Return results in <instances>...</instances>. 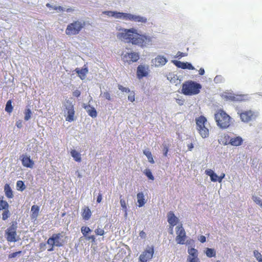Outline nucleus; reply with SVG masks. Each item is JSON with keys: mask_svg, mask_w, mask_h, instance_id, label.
Returning <instances> with one entry per match:
<instances>
[{"mask_svg": "<svg viewBox=\"0 0 262 262\" xmlns=\"http://www.w3.org/2000/svg\"><path fill=\"white\" fill-rule=\"evenodd\" d=\"M217 125L221 129L228 128L231 122V118L223 110H219L214 115Z\"/></svg>", "mask_w": 262, "mask_h": 262, "instance_id": "1", "label": "nucleus"}, {"mask_svg": "<svg viewBox=\"0 0 262 262\" xmlns=\"http://www.w3.org/2000/svg\"><path fill=\"white\" fill-rule=\"evenodd\" d=\"M202 85L200 83L192 80H188L183 83L182 93L187 96L195 95L200 93Z\"/></svg>", "mask_w": 262, "mask_h": 262, "instance_id": "2", "label": "nucleus"}, {"mask_svg": "<svg viewBox=\"0 0 262 262\" xmlns=\"http://www.w3.org/2000/svg\"><path fill=\"white\" fill-rule=\"evenodd\" d=\"M196 129L200 135L204 139L207 138L209 135V124L206 118L201 116L195 118Z\"/></svg>", "mask_w": 262, "mask_h": 262, "instance_id": "3", "label": "nucleus"}, {"mask_svg": "<svg viewBox=\"0 0 262 262\" xmlns=\"http://www.w3.org/2000/svg\"><path fill=\"white\" fill-rule=\"evenodd\" d=\"M151 41V37L139 34L136 30L132 28V44L144 47Z\"/></svg>", "mask_w": 262, "mask_h": 262, "instance_id": "4", "label": "nucleus"}, {"mask_svg": "<svg viewBox=\"0 0 262 262\" xmlns=\"http://www.w3.org/2000/svg\"><path fill=\"white\" fill-rule=\"evenodd\" d=\"M85 25V24L84 21H74L67 26L66 29V34L69 36L77 35L84 27Z\"/></svg>", "mask_w": 262, "mask_h": 262, "instance_id": "5", "label": "nucleus"}, {"mask_svg": "<svg viewBox=\"0 0 262 262\" xmlns=\"http://www.w3.org/2000/svg\"><path fill=\"white\" fill-rule=\"evenodd\" d=\"M63 236V232L53 234L52 236L48 239L47 242L50 247L48 251H53L54 246L58 247H62L66 242L64 240L62 239Z\"/></svg>", "mask_w": 262, "mask_h": 262, "instance_id": "6", "label": "nucleus"}, {"mask_svg": "<svg viewBox=\"0 0 262 262\" xmlns=\"http://www.w3.org/2000/svg\"><path fill=\"white\" fill-rule=\"evenodd\" d=\"M237 114L239 115L242 121L245 123H248L255 119L257 117L256 113L252 110L239 111Z\"/></svg>", "mask_w": 262, "mask_h": 262, "instance_id": "7", "label": "nucleus"}, {"mask_svg": "<svg viewBox=\"0 0 262 262\" xmlns=\"http://www.w3.org/2000/svg\"><path fill=\"white\" fill-rule=\"evenodd\" d=\"M9 205L8 203L4 200V196H0V211L4 210L2 213V219L4 221L7 220L10 216L11 213L9 210Z\"/></svg>", "mask_w": 262, "mask_h": 262, "instance_id": "8", "label": "nucleus"}, {"mask_svg": "<svg viewBox=\"0 0 262 262\" xmlns=\"http://www.w3.org/2000/svg\"><path fill=\"white\" fill-rule=\"evenodd\" d=\"M176 241L179 244L183 245L186 238V232L182 225L178 226L176 228Z\"/></svg>", "mask_w": 262, "mask_h": 262, "instance_id": "9", "label": "nucleus"}, {"mask_svg": "<svg viewBox=\"0 0 262 262\" xmlns=\"http://www.w3.org/2000/svg\"><path fill=\"white\" fill-rule=\"evenodd\" d=\"M121 31L117 35V38L125 42H131V29H120Z\"/></svg>", "mask_w": 262, "mask_h": 262, "instance_id": "10", "label": "nucleus"}, {"mask_svg": "<svg viewBox=\"0 0 262 262\" xmlns=\"http://www.w3.org/2000/svg\"><path fill=\"white\" fill-rule=\"evenodd\" d=\"M154 253V248L149 247L148 249L144 250L139 256V262H146L151 259Z\"/></svg>", "mask_w": 262, "mask_h": 262, "instance_id": "11", "label": "nucleus"}, {"mask_svg": "<svg viewBox=\"0 0 262 262\" xmlns=\"http://www.w3.org/2000/svg\"><path fill=\"white\" fill-rule=\"evenodd\" d=\"M6 238L8 242H15L17 239L16 236V227L13 225L7 229L6 232Z\"/></svg>", "mask_w": 262, "mask_h": 262, "instance_id": "12", "label": "nucleus"}, {"mask_svg": "<svg viewBox=\"0 0 262 262\" xmlns=\"http://www.w3.org/2000/svg\"><path fill=\"white\" fill-rule=\"evenodd\" d=\"M205 173L210 176V179L212 182L218 181L221 183L223 179L225 177V174L224 173H222L220 176H217V175L211 169L206 170Z\"/></svg>", "mask_w": 262, "mask_h": 262, "instance_id": "13", "label": "nucleus"}, {"mask_svg": "<svg viewBox=\"0 0 262 262\" xmlns=\"http://www.w3.org/2000/svg\"><path fill=\"white\" fill-rule=\"evenodd\" d=\"M223 96L226 100L232 101H242L245 100V96L243 95H234L231 93H226Z\"/></svg>", "mask_w": 262, "mask_h": 262, "instance_id": "14", "label": "nucleus"}, {"mask_svg": "<svg viewBox=\"0 0 262 262\" xmlns=\"http://www.w3.org/2000/svg\"><path fill=\"white\" fill-rule=\"evenodd\" d=\"M67 110V114L66 117V120L68 122H72L74 120L75 111L73 105L70 103L69 104L66 106Z\"/></svg>", "mask_w": 262, "mask_h": 262, "instance_id": "15", "label": "nucleus"}, {"mask_svg": "<svg viewBox=\"0 0 262 262\" xmlns=\"http://www.w3.org/2000/svg\"><path fill=\"white\" fill-rule=\"evenodd\" d=\"M148 74V68L143 65H139L137 69V76L139 79L146 77Z\"/></svg>", "mask_w": 262, "mask_h": 262, "instance_id": "16", "label": "nucleus"}, {"mask_svg": "<svg viewBox=\"0 0 262 262\" xmlns=\"http://www.w3.org/2000/svg\"><path fill=\"white\" fill-rule=\"evenodd\" d=\"M21 158V163L24 167L27 168H32L33 167L34 163L33 161L31 159L30 156L23 155Z\"/></svg>", "mask_w": 262, "mask_h": 262, "instance_id": "17", "label": "nucleus"}, {"mask_svg": "<svg viewBox=\"0 0 262 262\" xmlns=\"http://www.w3.org/2000/svg\"><path fill=\"white\" fill-rule=\"evenodd\" d=\"M167 62L166 58L163 56L159 55L152 60V63L156 67L164 66Z\"/></svg>", "mask_w": 262, "mask_h": 262, "instance_id": "18", "label": "nucleus"}, {"mask_svg": "<svg viewBox=\"0 0 262 262\" xmlns=\"http://www.w3.org/2000/svg\"><path fill=\"white\" fill-rule=\"evenodd\" d=\"M173 63L177 67L181 68L182 69H194V68L192 66V64L188 62H183L180 61L174 60L173 61Z\"/></svg>", "mask_w": 262, "mask_h": 262, "instance_id": "19", "label": "nucleus"}, {"mask_svg": "<svg viewBox=\"0 0 262 262\" xmlns=\"http://www.w3.org/2000/svg\"><path fill=\"white\" fill-rule=\"evenodd\" d=\"M167 79L170 81V83L178 85L181 83V79L177 75L173 73H170L167 75Z\"/></svg>", "mask_w": 262, "mask_h": 262, "instance_id": "20", "label": "nucleus"}, {"mask_svg": "<svg viewBox=\"0 0 262 262\" xmlns=\"http://www.w3.org/2000/svg\"><path fill=\"white\" fill-rule=\"evenodd\" d=\"M137 206L139 207L144 206L147 202V199L145 198V196L142 192H140L137 193Z\"/></svg>", "mask_w": 262, "mask_h": 262, "instance_id": "21", "label": "nucleus"}, {"mask_svg": "<svg viewBox=\"0 0 262 262\" xmlns=\"http://www.w3.org/2000/svg\"><path fill=\"white\" fill-rule=\"evenodd\" d=\"M168 222L171 226H174L178 223V219L175 216L174 214L172 211H170L168 213Z\"/></svg>", "mask_w": 262, "mask_h": 262, "instance_id": "22", "label": "nucleus"}, {"mask_svg": "<svg viewBox=\"0 0 262 262\" xmlns=\"http://www.w3.org/2000/svg\"><path fill=\"white\" fill-rule=\"evenodd\" d=\"M243 143V139L240 136L231 137L230 145L233 146H238Z\"/></svg>", "mask_w": 262, "mask_h": 262, "instance_id": "23", "label": "nucleus"}, {"mask_svg": "<svg viewBox=\"0 0 262 262\" xmlns=\"http://www.w3.org/2000/svg\"><path fill=\"white\" fill-rule=\"evenodd\" d=\"M75 72L78 74V76L81 80H84L85 77L87 73H88V69L87 67L84 68H82L81 69L77 68L75 69Z\"/></svg>", "mask_w": 262, "mask_h": 262, "instance_id": "24", "label": "nucleus"}, {"mask_svg": "<svg viewBox=\"0 0 262 262\" xmlns=\"http://www.w3.org/2000/svg\"><path fill=\"white\" fill-rule=\"evenodd\" d=\"M81 215L83 219L85 221H88L90 219L92 215V212L89 207L84 206L83 207Z\"/></svg>", "mask_w": 262, "mask_h": 262, "instance_id": "25", "label": "nucleus"}, {"mask_svg": "<svg viewBox=\"0 0 262 262\" xmlns=\"http://www.w3.org/2000/svg\"><path fill=\"white\" fill-rule=\"evenodd\" d=\"M83 107L86 110L89 115L91 117L96 118L97 117V112L94 107L89 105H84Z\"/></svg>", "mask_w": 262, "mask_h": 262, "instance_id": "26", "label": "nucleus"}, {"mask_svg": "<svg viewBox=\"0 0 262 262\" xmlns=\"http://www.w3.org/2000/svg\"><path fill=\"white\" fill-rule=\"evenodd\" d=\"M4 192L6 196L8 199H12L14 196L13 191L8 184H6L4 186Z\"/></svg>", "mask_w": 262, "mask_h": 262, "instance_id": "27", "label": "nucleus"}, {"mask_svg": "<svg viewBox=\"0 0 262 262\" xmlns=\"http://www.w3.org/2000/svg\"><path fill=\"white\" fill-rule=\"evenodd\" d=\"M114 17L116 18L123 19L125 20L130 19L131 14L123 12H115V15Z\"/></svg>", "mask_w": 262, "mask_h": 262, "instance_id": "28", "label": "nucleus"}, {"mask_svg": "<svg viewBox=\"0 0 262 262\" xmlns=\"http://www.w3.org/2000/svg\"><path fill=\"white\" fill-rule=\"evenodd\" d=\"M230 136L228 134H225L221 137L219 142L224 145H230Z\"/></svg>", "mask_w": 262, "mask_h": 262, "instance_id": "29", "label": "nucleus"}, {"mask_svg": "<svg viewBox=\"0 0 262 262\" xmlns=\"http://www.w3.org/2000/svg\"><path fill=\"white\" fill-rule=\"evenodd\" d=\"M39 207L37 205H33L31 207V217L32 219L36 220L38 215Z\"/></svg>", "mask_w": 262, "mask_h": 262, "instance_id": "30", "label": "nucleus"}, {"mask_svg": "<svg viewBox=\"0 0 262 262\" xmlns=\"http://www.w3.org/2000/svg\"><path fill=\"white\" fill-rule=\"evenodd\" d=\"M121 58L124 62H127L129 64L131 61V52L123 51L121 54Z\"/></svg>", "mask_w": 262, "mask_h": 262, "instance_id": "31", "label": "nucleus"}, {"mask_svg": "<svg viewBox=\"0 0 262 262\" xmlns=\"http://www.w3.org/2000/svg\"><path fill=\"white\" fill-rule=\"evenodd\" d=\"M188 252L189 254L187 260L191 259V258H198V251L196 249L194 248H190L188 249Z\"/></svg>", "mask_w": 262, "mask_h": 262, "instance_id": "32", "label": "nucleus"}, {"mask_svg": "<svg viewBox=\"0 0 262 262\" xmlns=\"http://www.w3.org/2000/svg\"><path fill=\"white\" fill-rule=\"evenodd\" d=\"M132 20L138 23H146L147 22L146 18L140 15H132Z\"/></svg>", "mask_w": 262, "mask_h": 262, "instance_id": "33", "label": "nucleus"}, {"mask_svg": "<svg viewBox=\"0 0 262 262\" xmlns=\"http://www.w3.org/2000/svg\"><path fill=\"white\" fill-rule=\"evenodd\" d=\"M71 154L72 157L74 158L75 161L76 162H80L81 161V155L79 152L75 150H72L71 151Z\"/></svg>", "mask_w": 262, "mask_h": 262, "instance_id": "34", "label": "nucleus"}, {"mask_svg": "<svg viewBox=\"0 0 262 262\" xmlns=\"http://www.w3.org/2000/svg\"><path fill=\"white\" fill-rule=\"evenodd\" d=\"M143 154L147 158L149 162H150L151 164H154L155 163L154 160L152 158L151 152L150 151L147 150H144L143 151Z\"/></svg>", "mask_w": 262, "mask_h": 262, "instance_id": "35", "label": "nucleus"}, {"mask_svg": "<svg viewBox=\"0 0 262 262\" xmlns=\"http://www.w3.org/2000/svg\"><path fill=\"white\" fill-rule=\"evenodd\" d=\"M81 231L83 236L86 238L88 236V234L91 232V230L89 227L82 226L81 228Z\"/></svg>", "mask_w": 262, "mask_h": 262, "instance_id": "36", "label": "nucleus"}, {"mask_svg": "<svg viewBox=\"0 0 262 262\" xmlns=\"http://www.w3.org/2000/svg\"><path fill=\"white\" fill-rule=\"evenodd\" d=\"M206 254L208 257H214L216 255L215 251L213 249L207 248Z\"/></svg>", "mask_w": 262, "mask_h": 262, "instance_id": "37", "label": "nucleus"}, {"mask_svg": "<svg viewBox=\"0 0 262 262\" xmlns=\"http://www.w3.org/2000/svg\"><path fill=\"white\" fill-rule=\"evenodd\" d=\"M16 188L18 190L23 191L25 189L26 186L23 181H18L16 183Z\"/></svg>", "mask_w": 262, "mask_h": 262, "instance_id": "38", "label": "nucleus"}, {"mask_svg": "<svg viewBox=\"0 0 262 262\" xmlns=\"http://www.w3.org/2000/svg\"><path fill=\"white\" fill-rule=\"evenodd\" d=\"M13 107L12 105V101L11 100H9L7 102L5 111L9 113H11L13 111Z\"/></svg>", "mask_w": 262, "mask_h": 262, "instance_id": "39", "label": "nucleus"}, {"mask_svg": "<svg viewBox=\"0 0 262 262\" xmlns=\"http://www.w3.org/2000/svg\"><path fill=\"white\" fill-rule=\"evenodd\" d=\"M24 114H25V117H24L25 120V121L29 120L30 119V118L31 117V114H32L31 110L30 108H26Z\"/></svg>", "mask_w": 262, "mask_h": 262, "instance_id": "40", "label": "nucleus"}, {"mask_svg": "<svg viewBox=\"0 0 262 262\" xmlns=\"http://www.w3.org/2000/svg\"><path fill=\"white\" fill-rule=\"evenodd\" d=\"M253 254L258 262H262V254L257 250L253 251Z\"/></svg>", "mask_w": 262, "mask_h": 262, "instance_id": "41", "label": "nucleus"}, {"mask_svg": "<svg viewBox=\"0 0 262 262\" xmlns=\"http://www.w3.org/2000/svg\"><path fill=\"white\" fill-rule=\"evenodd\" d=\"M144 173L148 178V179L153 181L154 180V177L153 176L151 170L149 169H145Z\"/></svg>", "mask_w": 262, "mask_h": 262, "instance_id": "42", "label": "nucleus"}, {"mask_svg": "<svg viewBox=\"0 0 262 262\" xmlns=\"http://www.w3.org/2000/svg\"><path fill=\"white\" fill-rule=\"evenodd\" d=\"M252 199L256 204L262 207V200L260 198L253 196Z\"/></svg>", "mask_w": 262, "mask_h": 262, "instance_id": "43", "label": "nucleus"}, {"mask_svg": "<svg viewBox=\"0 0 262 262\" xmlns=\"http://www.w3.org/2000/svg\"><path fill=\"white\" fill-rule=\"evenodd\" d=\"M95 233L97 235L100 236L103 235L105 234L104 230L98 227L95 229Z\"/></svg>", "mask_w": 262, "mask_h": 262, "instance_id": "44", "label": "nucleus"}, {"mask_svg": "<svg viewBox=\"0 0 262 262\" xmlns=\"http://www.w3.org/2000/svg\"><path fill=\"white\" fill-rule=\"evenodd\" d=\"M139 59L138 53L132 52V62H136Z\"/></svg>", "mask_w": 262, "mask_h": 262, "instance_id": "45", "label": "nucleus"}, {"mask_svg": "<svg viewBox=\"0 0 262 262\" xmlns=\"http://www.w3.org/2000/svg\"><path fill=\"white\" fill-rule=\"evenodd\" d=\"M120 204H121V205L122 207L124 209V211L125 212V215H127V212H126L127 208H126V204H125V201L121 199L120 200Z\"/></svg>", "mask_w": 262, "mask_h": 262, "instance_id": "46", "label": "nucleus"}, {"mask_svg": "<svg viewBox=\"0 0 262 262\" xmlns=\"http://www.w3.org/2000/svg\"><path fill=\"white\" fill-rule=\"evenodd\" d=\"M21 253V251H19L16 252H13L12 253H11L9 255L8 257L9 258H12L14 257H15L16 256H17L18 254H20Z\"/></svg>", "mask_w": 262, "mask_h": 262, "instance_id": "47", "label": "nucleus"}, {"mask_svg": "<svg viewBox=\"0 0 262 262\" xmlns=\"http://www.w3.org/2000/svg\"><path fill=\"white\" fill-rule=\"evenodd\" d=\"M115 11H106L103 12V13L108 16L114 17L115 15Z\"/></svg>", "mask_w": 262, "mask_h": 262, "instance_id": "48", "label": "nucleus"}, {"mask_svg": "<svg viewBox=\"0 0 262 262\" xmlns=\"http://www.w3.org/2000/svg\"><path fill=\"white\" fill-rule=\"evenodd\" d=\"M163 155L165 157L167 156V153L168 152V147L166 145H163Z\"/></svg>", "mask_w": 262, "mask_h": 262, "instance_id": "49", "label": "nucleus"}, {"mask_svg": "<svg viewBox=\"0 0 262 262\" xmlns=\"http://www.w3.org/2000/svg\"><path fill=\"white\" fill-rule=\"evenodd\" d=\"M103 95L106 99H107L108 100H111L110 94L108 92H104Z\"/></svg>", "mask_w": 262, "mask_h": 262, "instance_id": "50", "label": "nucleus"}, {"mask_svg": "<svg viewBox=\"0 0 262 262\" xmlns=\"http://www.w3.org/2000/svg\"><path fill=\"white\" fill-rule=\"evenodd\" d=\"M52 9L56 11H63L64 10V8L61 6H54Z\"/></svg>", "mask_w": 262, "mask_h": 262, "instance_id": "51", "label": "nucleus"}, {"mask_svg": "<svg viewBox=\"0 0 262 262\" xmlns=\"http://www.w3.org/2000/svg\"><path fill=\"white\" fill-rule=\"evenodd\" d=\"M118 88L120 90H121L122 92H129V90L128 89H127V88H125L124 87H123L122 85H118Z\"/></svg>", "mask_w": 262, "mask_h": 262, "instance_id": "52", "label": "nucleus"}, {"mask_svg": "<svg viewBox=\"0 0 262 262\" xmlns=\"http://www.w3.org/2000/svg\"><path fill=\"white\" fill-rule=\"evenodd\" d=\"M86 239L88 240H91L92 243H95L96 242V238L94 235L88 236L86 237Z\"/></svg>", "mask_w": 262, "mask_h": 262, "instance_id": "53", "label": "nucleus"}, {"mask_svg": "<svg viewBox=\"0 0 262 262\" xmlns=\"http://www.w3.org/2000/svg\"><path fill=\"white\" fill-rule=\"evenodd\" d=\"M73 95L76 97H78L80 95V92L78 90H76L73 92Z\"/></svg>", "mask_w": 262, "mask_h": 262, "instance_id": "54", "label": "nucleus"}, {"mask_svg": "<svg viewBox=\"0 0 262 262\" xmlns=\"http://www.w3.org/2000/svg\"><path fill=\"white\" fill-rule=\"evenodd\" d=\"M16 126L19 128H20L22 127V121L20 120H18L16 122Z\"/></svg>", "mask_w": 262, "mask_h": 262, "instance_id": "55", "label": "nucleus"}, {"mask_svg": "<svg viewBox=\"0 0 262 262\" xmlns=\"http://www.w3.org/2000/svg\"><path fill=\"white\" fill-rule=\"evenodd\" d=\"M102 201V194L99 193L97 196V202L100 203Z\"/></svg>", "mask_w": 262, "mask_h": 262, "instance_id": "56", "label": "nucleus"}, {"mask_svg": "<svg viewBox=\"0 0 262 262\" xmlns=\"http://www.w3.org/2000/svg\"><path fill=\"white\" fill-rule=\"evenodd\" d=\"M199 241L202 243H204L206 242V237L204 235H201L200 237Z\"/></svg>", "mask_w": 262, "mask_h": 262, "instance_id": "57", "label": "nucleus"}, {"mask_svg": "<svg viewBox=\"0 0 262 262\" xmlns=\"http://www.w3.org/2000/svg\"><path fill=\"white\" fill-rule=\"evenodd\" d=\"M188 262H200L199 258H191V259L187 260Z\"/></svg>", "mask_w": 262, "mask_h": 262, "instance_id": "58", "label": "nucleus"}, {"mask_svg": "<svg viewBox=\"0 0 262 262\" xmlns=\"http://www.w3.org/2000/svg\"><path fill=\"white\" fill-rule=\"evenodd\" d=\"M188 149L189 151H191L192 148H193V143H191L190 144H188L187 145Z\"/></svg>", "mask_w": 262, "mask_h": 262, "instance_id": "59", "label": "nucleus"}, {"mask_svg": "<svg viewBox=\"0 0 262 262\" xmlns=\"http://www.w3.org/2000/svg\"><path fill=\"white\" fill-rule=\"evenodd\" d=\"M140 236L141 238H145L146 236V233L143 231H142L140 232Z\"/></svg>", "mask_w": 262, "mask_h": 262, "instance_id": "60", "label": "nucleus"}, {"mask_svg": "<svg viewBox=\"0 0 262 262\" xmlns=\"http://www.w3.org/2000/svg\"><path fill=\"white\" fill-rule=\"evenodd\" d=\"M46 247V244L45 243H40L39 245V247L40 249L45 250Z\"/></svg>", "mask_w": 262, "mask_h": 262, "instance_id": "61", "label": "nucleus"}, {"mask_svg": "<svg viewBox=\"0 0 262 262\" xmlns=\"http://www.w3.org/2000/svg\"><path fill=\"white\" fill-rule=\"evenodd\" d=\"M199 74L201 75H203L205 73V71H204V69H203V68H201L199 70Z\"/></svg>", "mask_w": 262, "mask_h": 262, "instance_id": "62", "label": "nucleus"}, {"mask_svg": "<svg viewBox=\"0 0 262 262\" xmlns=\"http://www.w3.org/2000/svg\"><path fill=\"white\" fill-rule=\"evenodd\" d=\"M66 12H72L73 11H74V9L70 8H68L66 10Z\"/></svg>", "mask_w": 262, "mask_h": 262, "instance_id": "63", "label": "nucleus"}, {"mask_svg": "<svg viewBox=\"0 0 262 262\" xmlns=\"http://www.w3.org/2000/svg\"><path fill=\"white\" fill-rule=\"evenodd\" d=\"M183 56V53H181L180 52H178L177 53V57H181Z\"/></svg>", "mask_w": 262, "mask_h": 262, "instance_id": "64", "label": "nucleus"}]
</instances>
